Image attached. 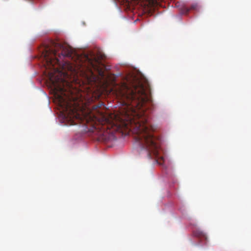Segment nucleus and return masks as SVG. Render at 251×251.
I'll return each instance as SVG.
<instances>
[{"mask_svg": "<svg viewBox=\"0 0 251 251\" xmlns=\"http://www.w3.org/2000/svg\"><path fill=\"white\" fill-rule=\"evenodd\" d=\"M75 53L69 45L51 41L43 51L42 55L46 69L49 70V76L52 81L55 95L60 104L64 106L65 117L71 121V125H79L84 127V131L94 133L100 141L109 140L108 129H124L131 131L136 142L146 152L147 156L151 159L158 155L159 140L153 135V127L148 122L144 106L150 100V90L140 81H136L127 84L115 85L110 93L121 100L125 108L119 115H106L101 110L102 103L94 105L91 109L78 112L76 107H72L69 101L74 100L66 94L64 86L55 82V74L68 75L67 71L71 73L76 71L87 72L86 75L89 81H96L98 76L103 78L104 65L100 60L103 56H91L84 55L82 57L77 55V61L75 67L68 61L62 59L65 57L73 58Z\"/></svg>", "mask_w": 251, "mask_h": 251, "instance_id": "f257e3e1", "label": "nucleus"}, {"mask_svg": "<svg viewBox=\"0 0 251 251\" xmlns=\"http://www.w3.org/2000/svg\"><path fill=\"white\" fill-rule=\"evenodd\" d=\"M198 5L197 4H193L190 8L186 7L185 5H182L179 8V10L182 14H187L190 10H197L198 9Z\"/></svg>", "mask_w": 251, "mask_h": 251, "instance_id": "f03ea898", "label": "nucleus"}, {"mask_svg": "<svg viewBox=\"0 0 251 251\" xmlns=\"http://www.w3.org/2000/svg\"><path fill=\"white\" fill-rule=\"evenodd\" d=\"M193 235L201 240L207 241V237L206 234L200 229H196L193 231Z\"/></svg>", "mask_w": 251, "mask_h": 251, "instance_id": "7ed1b4c3", "label": "nucleus"}, {"mask_svg": "<svg viewBox=\"0 0 251 251\" xmlns=\"http://www.w3.org/2000/svg\"><path fill=\"white\" fill-rule=\"evenodd\" d=\"M60 79H61V81H63V79L62 78H61Z\"/></svg>", "mask_w": 251, "mask_h": 251, "instance_id": "20e7f679", "label": "nucleus"}, {"mask_svg": "<svg viewBox=\"0 0 251 251\" xmlns=\"http://www.w3.org/2000/svg\"><path fill=\"white\" fill-rule=\"evenodd\" d=\"M62 82V85H64V82L63 81H61Z\"/></svg>", "mask_w": 251, "mask_h": 251, "instance_id": "39448f33", "label": "nucleus"}, {"mask_svg": "<svg viewBox=\"0 0 251 251\" xmlns=\"http://www.w3.org/2000/svg\"><path fill=\"white\" fill-rule=\"evenodd\" d=\"M62 82V85H64V82L63 81H61Z\"/></svg>", "mask_w": 251, "mask_h": 251, "instance_id": "423d86ee", "label": "nucleus"}]
</instances>
